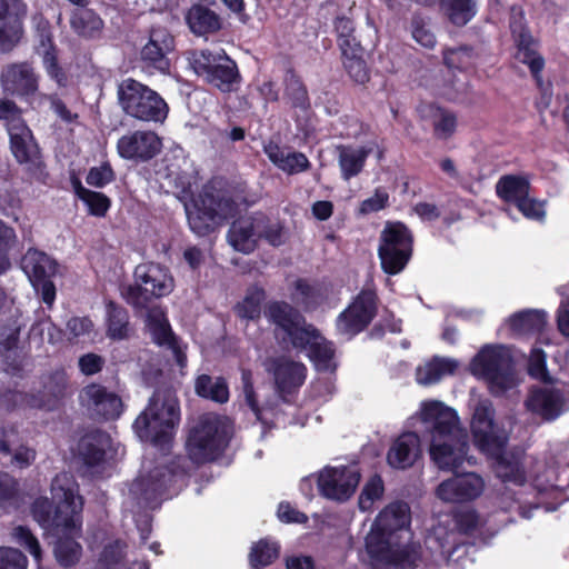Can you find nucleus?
Returning <instances> with one entry per match:
<instances>
[{
  "mask_svg": "<svg viewBox=\"0 0 569 569\" xmlns=\"http://www.w3.org/2000/svg\"><path fill=\"white\" fill-rule=\"evenodd\" d=\"M493 408L488 399H480L473 409L471 431L475 445L488 456L496 457L495 472L505 483L500 505L508 511H517L523 519H530L533 510L540 508L539 493L551 479L535 476L533 485H527L523 462L515 453L502 452L507 435L493 422Z\"/></svg>",
  "mask_w": 569,
  "mask_h": 569,
  "instance_id": "f257e3e1",
  "label": "nucleus"
},
{
  "mask_svg": "<svg viewBox=\"0 0 569 569\" xmlns=\"http://www.w3.org/2000/svg\"><path fill=\"white\" fill-rule=\"evenodd\" d=\"M410 522V507L403 501L391 502L379 512L366 537V548L375 569L415 567L417 555L406 545Z\"/></svg>",
  "mask_w": 569,
  "mask_h": 569,
  "instance_id": "f03ea898",
  "label": "nucleus"
},
{
  "mask_svg": "<svg viewBox=\"0 0 569 569\" xmlns=\"http://www.w3.org/2000/svg\"><path fill=\"white\" fill-rule=\"evenodd\" d=\"M183 461L178 458L168 466V459L163 457L157 461L144 460L138 477L128 488L127 505L153 509L163 499L176 495L184 483Z\"/></svg>",
  "mask_w": 569,
  "mask_h": 569,
  "instance_id": "7ed1b4c3",
  "label": "nucleus"
},
{
  "mask_svg": "<svg viewBox=\"0 0 569 569\" xmlns=\"http://www.w3.org/2000/svg\"><path fill=\"white\" fill-rule=\"evenodd\" d=\"M180 420L178 399L171 389H157L148 407L133 422V430L142 441L164 449L171 441Z\"/></svg>",
  "mask_w": 569,
  "mask_h": 569,
  "instance_id": "20e7f679",
  "label": "nucleus"
},
{
  "mask_svg": "<svg viewBox=\"0 0 569 569\" xmlns=\"http://www.w3.org/2000/svg\"><path fill=\"white\" fill-rule=\"evenodd\" d=\"M188 223L193 233L206 236L237 212V204L221 180H211L192 207H186Z\"/></svg>",
  "mask_w": 569,
  "mask_h": 569,
  "instance_id": "39448f33",
  "label": "nucleus"
},
{
  "mask_svg": "<svg viewBox=\"0 0 569 569\" xmlns=\"http://www.w3.org/2000/svg\"><path fill=\"white\" fill-rule=\"evenodd\" d=\"M232 432V423L227 417L203 415L187 441L190 459L196 463L216 459L228 445Z\"/></svg>",
  "mask_w": 569,
  "mask_h": 569,
  "instance_id": "423d86ee",
  "label": "nucleus"
},
{
  "mask_svg": "<svg viewBox=\"0 0 569 569\" xmlns=\"http://www.w3.org/2000/svg\"><path fill=\"white\" fill-rule=\"evenodd\" d=\"M0 121L6 122L10 150L16 160L26 164L28 170L40 169L42 161L39 146L13 101L0 100Z\"/></svg>",
  "mask_w": 569,
  "mask_h": 569,
  "instance_id": "0eeeda50",
  "label": "nucleus"
},
{
  "mask_svg": "<svg viewBox=\"0 0 569 569\" xmlns=\"http://www.w3.org/2000/svg\"><path fill=\"white\" fill-rule=\"evenodd\" d=\"M118 99L126 114L140 121L163 122L168 116V104L160 94L134 79L119 84Z\"/></svg>",
  "mask_w": 569,
  "mask_h": 569,
  "instance_id": "6e6552de",
  "label": "nucleus"
},
{
  "mask_svg": "<svg viewBox=\"0 0 569 569\" xmlns=\"http://www.w3.org/2000/svg\"><path fill=\"white\" fill-rule=\"evenodd\" d=\"M470 371L483 378L495 395H500L516 385L512 358L503 346H485L472 359Z\"/></svg>",
  "mask_w": 569,
  "mask_h": 569,
  "instance_id": "1a4fd4ad",
  "label": "nucleus"
},
{
  "mask_svg": "<svg viewBox=\"0 0 569 569\" xmlns=\"http://www.w3.org/2000/svg\"><path fill=\"white\" fill-rule=\"evenodd\" d=\"M67 386L66 371L57 369L41 377L36 393L28 396L16 390L0 392V407L6 409L18 407L52 409L58 400L64 396Z\"/></svg>",
  "mask_w": 569,
  "mask_h": 569,
  "instance_id": "9d476101",
  "label": "nucleus"
},
{
  "mask_svg": "<svg viewBox=\"0 0 569 569\" xmlns=\"http://www.w3.org/2000/svg\"><path fill=\"white\" fill-rule=\"evenodd\" d=\"M482 525L475 509L457 510L452 518L439 519L427 537L430 549H437L442 556H450L459 543L458 535H472Z\"/></svg>",
  "mask_w": 569,
  "mask_h": 569,
  "instance_id": "9b49d317",
  "label": "nucleus"
},
{
  "mask_svg": "<svg viewBox=\"0 0 569 569\" xmlns=\"http://www.w3.org/2000/svg\"><path fill=\"white\" fill-rule=\"evenodd\" d=\"M134 278L136 286H128L122 291L127 302L134 307H144L149 297L168 296L174 287L168 269L157 263L139 264Z\"/></svg>",
  "mask_w": 569,
  "mask_h": 569,
  "instance_id": "f8f14e48",
  "label": "nucleus"
},
{
  "mask_svg": "<svg viewBox=\"0 0 569 569\" xmlns=\"http://www.w3.org/2000/svg\"><path fill=\"white\" fill-rule=\"evenodd\" d=\"M412 254V234L401 222H388L380 236L378 256L388 274L400 273Z\"/></svg>",
  "mask_w": 569,
  "mask_h": 569,
  "instance_id": "ddd939ff",
  "label": "nucleus"
},
{
  "mask_svg": "<svg viewBox=\"0 0 569 569\" xmlns=\"http://www.w3.org/2000/svg\"><path fill=\"white\" fill-rule=\"evenodd\" d=\"M190 64L194 72L223 92L233 89L239 78L237 64L223 50H201L191 54Z\"/></svg>",
  "mask_w": 569,
  "mask_h": 569,
  "instance_id": "4468645a",
  "label": "nucleus"
},
{
  "mask_svg": "<svg viewBox=\"0 0 569 569\" xmlns=\"http://www.w3.org/2000/svg\"><path fill=\"white\" fill-rule=\"evenodd\" d=\"M21 268L32 287L40 292L42 301L51 307L56 299V287L51 278L57 272V263L47 253L29 249L21 259Z\"/></svg>",
  "mask_w": 569,
  "mask_h": 569,
  "instance_id": "2eb2a0df",
  "label": "nucleus"
},
{
  "mask_svg": "<svg viewBox=\"0 0 569 569\" xmlns=\"http://www.w3.org/2000/svg\"><path fill=\"white\" fill-rule=\"evenodd\" d=\"M360 481L356 466H327L319 471L317 485L322 497L337 502L349 500Z\"/></svg>",
  "mask_w": 569,
  "mask_h": 569,
  "instance_id": "dca6fc26",
  "label": "nucleus"
},
{
  "mask_svg": "<svg viewBox=\"0 0 569 569\" xmlns=\"http://www.w3.org/2000/svg\"><path fill=\"white\" fill-rule=\"evenodd\" d=\"M377 313V296L370 288L362 289L337 318L338 332L350 339L361 332Z\"/></svg>",
  "mask_w": 569,
  "mask_h": 569,
  "instance_id": "f3484780",
  "label": "nucleus"
},
{
  "mask_svg": "<svg viewBox=\"0 0 569 569\" xmlns=\"http://www.w3.org/2000/svg\"><path fill=\"white\" fill-rule=\"evenodd\" d=\"M264 315L276 326V335L281 337L282 340L289 341L293 348L302 346L305 332H309L313 327L308 325L300 312L287 302H270L264 310Z\"/></svg>",
  "mask_w": 569,
  "mask_h": 569,
  "instance_id": "a211bd4d",
  "label": "nucleus"
},
{
  "mask_svg": "<svg viewBox=\"0 0 569 569\" xmlns=\"http://www.w3.org/2000/svg\"><path fill=\"white\" fill-rule=\"evenodd\" d=\"M486 488L485 479L476 472H462L442 480L436 497L446 503H467L477 500Z\"/></svg>",
  "mask_w": 569,
  "mask_h": 569,
  "instance_id": "6ab92c4d",
  "label": "nucleus"
},
{
  "mask_svg": "<svg viewBox=\"0 0 569 569\" xmlns=\"http://www.w3.org/2000/svg\"><path fill=\"white\" fill-rule=\"evenodd\" d=\"M469 445L466 431L441 439L430 441V456L432 461L441 470L456 471L465 462L473 465L475 460L468 455Z\"/></svg>",
  "mask_w": 569,
  "mask_h": 569,
  "instance_id": "aec40b11",
  "label": "nucleus"
},
{
  "mask_svg": "<svg viewBox=\"0 0 569 569\" xmlns=\"http://www.w3.org/2000/svg\"><path fill=\"white\" fill-rule=\"evenodd\" d=\"M420 416L426 431L430 435V441L436 440L437 436H440L441 439H448L450 436L465 431L460 427L457 412L441 401L422 402Z\"/></svg>",
  "mask_w": 569,
  "mask_h": 569,
  "instance_id": "412c9836",
  "label": "nucleus"
},
{
  "mask_svg": "<svg viewBox=\"0 0 569 569\" xmlns=\"http://www.w3.org/2000/svg\"><path fill=\"white\" fill-rule=\"evenodd\" d=\"M510 30L517 47L516 59L529 67L532 76L539 80L545 61L536 51V43L526 28L525 14L520 7H512L510 11Z\"/></svg>",
  "mask_w": 569,
  "mask_h": 569,
  "instance_id": "4be33fe9",
  "label": "nucleus"
},
{
  "mask_svg": "<svg viewBox=\"0 0 569 569\" xmlns=\"http://www.w3.org/2000/svg\"><path fill=\"white\" fill-rule=\"evenodd\" d=\"M525 406L531 415L551 422L569 410V399L561 389L545 386L532 389Z\"/></svg>",
  "mask_w": 569,
  "mask_h": 569,
  "instance_id": "5701e85b",
  "label": "nucleus"
},
{
  "mask_svg": "<svg viewBox=\"0 0 569 569\" xmlns=\"http://www.w3.org/2000/svg\"><path fill=\"white\" fill-rule=\"evenodd\" d=\"M79 399L81 406L94 418L114 420L123 411L120 396L101 385L91 383L84 387Z\"/></svg>",
  "mask_w": 569,
  "mask_h": 569,
  "instance_id": "b1692460",
  "label": "nucleus"
},
{
  "mask_svg": "<svg viewBox=\"0 0 569 569\" xmlns=\"http://www.w3.org/2000/svg\"><path fill=\"white\" fill-rule=\"evenodd\" d=\"M27 4L22 0H0V53L12 51L23 37Z\"/></svg>",
  "mask_w": 569,
  "mask_h": 569,
  "instance_id": "393cba45",
  "label": "nucleus"
},
{
  "mask_svg": "<svg viewBox=\"0 0 569 569\" xmlns=\"http://www.w3.org/2000/svg\"><path fill=\"white\" fill-rule=\"evenodd\" d=\"M0 86L7 94L28 99L38 91L39 77L31 63L12 62L2 67Z\"/></svg>",
  "mask_w": 569,
  "mask_h": 569,
  "instance_id": "a878e982",
  "label": "nucleus"
},
{
  "mask_svg": "<svg viewBox=\"0 0 569 569\" xmlns=\"http://www.w3.org/2000/svg\"><path fill=\"white\" fill-rule=\"evenodd\" d=\"M161 148L160 138L150 130L128 132L119 138L117 142V151L121 158L141 162L156 157Z\"/></svg>",
  "mask_w": 569,
  "mask_h": 569,
  "instance_id": "bb28decb",
  "label": "nucleus"
},
{
  "mask_svg": "<svg viewBox=\"0 0 569 569\" xmlns=\"http://www.w3.org/2000/svg\"><path fill=\"white\" fill-rule=\"evenodd\" d=\"M52 501L59 506V512H67L82 521L83 499L79 495V486L69 472L58 473L50 487ZM62 517L58 516V519Z\"/></svg>",
  "mask_w": 569,
  "mask_h": 569,
  "instance_id": "cd10ccee",
  "label": "nucleus"
},
{
  "mask_svg": "<svg viewBox=\"0 0 569 569\" xmlns=\"http://www.w3.org/2000/svg\"><path fill=\"white\" fill-rule=\"evenodd\" d=\"M173 49V38L166 29H152L149 41L141 49V60L160 72L169 70L167 54Z\"/></svg>",
  "mask_w": 569,
  "mask_h": 569,
  "instance_id": "c85d7f7f",
  "label": "nucleus"
},
{
  "mask_svg": "<svg viewBox=\"0 0 569 569\" xmlns=\"http://www.w3.org/2000/svg\"><path fill=\"white\" fill-rule=\"evenodd\" d=\"M295 348L307 352L318 371L329 372L336 369L335 349L331 342L327 341L315 327L309 332H305L302 346Z\"/></svg>",
  "mask_w": 569,
  "mask_h": 569,
  "instance_id": "c756f323",
  "label": "nucleus"
},
{
  "mask_svg": "<svg viewBox=\"0 0 569 569\" xmlns=\"http://www.w3.org/2000/svg\"><path fill=\"white\" fill-rule=\"evenodd\" d=\"M59 511L58 505H56L54 511L52 510V502L48 498H38L32 505L33 518L43 529L59 531L60 528H63L70 533L77 532L82 526V521L67 512H61L63 517L58 519Z\"/></svg>",
  "mask_w": 569,
  "mask_h": 569,
  "instance_id": "7c9ffc66",
  "label": "nucleus"
},
{
  "mask_svg": "<svg viewBox=\"0 0 569 569\" xmlns=\"http://www.w3.org/2000/svg\"><path fill=\"white\" fill-rule=\"evenodd\" d=\"M263 226V217H244L234 221L227 234L229 244L237 251L250 253L254 250L261 227Z\"/></svg>",
  "mask_w": 569,
  "mask_h": 569,
  "instance_id": "2f4dec72",
  "label": "nucleus"
},
{
  "mask_svg": "<svg viewBox=\"0 0 569 569\" xmlns=\"http://www.w3.org/2000/svg\"><path fill=\"white\" fill-rule=\"evenodd\" d=\"M213 0H203L194 3L187 12L186 21L196 36L216 33L222 27V19L216 12Z\"/></svg>",
  "mask_w": 569,
  "mask_h": 569,
  "instance_id": "473e14b6",
  "label": "nucleus"
},
{
  "mask_svg": "<svg viewBox=\"0 0 569 569\" xmlns=\"http://www.w3.org/2000/svg\"><path fill=\"white\" fill-rule=\"evenodd\" d=\"M147 327L153 341L159 346H167L174 355L179 366H184L186 356L181 352L177 338L172 333L170 325L161 309L153 308L148 311Z\"/></svg>",
  "mask_w": 569,
  "mask_h": 569,
  "instance_id": "72a5a7b5",
  "label": "nucleus"
},
{
  "mask_svg": "<svg viewBox=\"0 0 569 569\" xmlns=\"http://www.w3.org/2000/svg\"><path fill=\"white\" fill-rule=\"evenodd\" d=\"M272 370L277 388L282 395L290 393L302 386L307 372L303 363L287 358L273 360Z\"/></svg>",
  "mask_w": 569,
  "mask_h": 569,
  "instance_id": "f704fd0d",
  "label": "nucleus"
},
{
  "mask_svg": "<svg viewBox=\"0 0 569 569\" xmlns=\"http://www.w3.org/2000/svg\"><path fill=\"white\" fill-rule=\"evenodd\" d=\"M420 453V439L415 432L400 435L390 447L387 456L392 468L406 469L413 465Z\"/></svg>",
  "mask_w": 569,
  "mask_h": 569,
  "instance_id": "c9c22d12",
  "label": "nucleus"
},
{
  "mask_svg": "<svg viewBox=\"0 0 569 569\" xmlns=\"http://www.w3.org/2000/svg\"><path fill=\"white\" fill-rule=\"evenodd\" d=\"M336 151L341 178L349 181L362 171L368 156L372 152V147L340 144L336 147Z\"/></svg>",
  "mask_w": 569,
  "mask_h": 569,
  "instance_id": "e433bc0d",
  "label": "nucleus"
},
{
  "mask_svg": "<svg viewBox=\"0 0 569 569\" xmlns=\"http://www.w3.org/2000/svg\"><path fill=\"white\" fill-rule=\"evenodd\" d=\"M33 21L38 32L40 47L43 52V67L48 76L53 79L59 87H63L66 86L67 78L62 69L58 66L53 53L49 23L42 17H34Z\"/></svg>",
  "mask_w": 569,
  "mask_h": 569,
  "instance_id": "4c0bfd02",
  "label": "nucleus"
},
{
  "mask_svg": "<svg viewBox=\"0 0 569 569\" xmlns=\"http://www.w3.org/2000/svg\"><path fill=\"white\" fill-rule=\"evenodd\" d=\"M17 433V429L13 426L0 427V453L11 455V465L24 469L34 462L37 452L33 448L24 445L11 450V446L16 442Z\"/></svg>",
  "mask_w": 569,
  "mask_h": 569,
  "instance_id": "58836bf2",
  "label": "nucleus"
},
{
  "mask_svg": "<svg viewBox=\"0 0 569 569\" xmlns=\"http://www.w3.org/2000/svg\"><path fill=\"white\" fill-rule=\"evenodd\" d=\"M110 448L111 438L100 430L83 436L79 441V453L88 466L101 463Z\"/></svg>",
  "mask_w": 569,
  "mask_h": 569,
  "instance_id": "ea45409f",
  "label": "nucleus"
},
{
  "mask_svg": "<svg viewBox=\"0 0 569 569\" xmlns=\"http://www.w3.org/2000/svg\"><path fill=\"white\" fill-rule=\"evenodd\" d=\"M458 365V361L452 358L436 356L417 368L416 380L422 386L437 383L443 377L452 375Z\"/></svg>",
  "mask_w": 569,
  "mask_h": 569,
  "instance_id": "a19ab883",
  "label": "nucleus"
},
{
  "mask_svg": "<svg viewBox=\"0 0 569 569\" xmlns=\"http://www.w3.org/2000/svg\"><path fill=\"white\" fill-rule=\"evenodd\" d=\"M264 151L269 160L288 174L306 171L310 166L308 158L302 152L284 151L272 143L266 146Z\"/></svg>",
  "mask_w": 569,
  "mask_h": 569,
  "instance_id": "79ce46f5",
  "label": "nucleus"
},
{
  "mask_svg": "<svg viewBox=\"0 0 569 569\" xmlns=\"http://www.w3.org/2000/svg\"><path fill=\"white\" fill-rule=\"evenodd\" d=\"M81 527L77 532L70 533L63 528H60L56 533L59 536L58 541L54 546V556L57 561L63 567H71L76 565L80 558L82 548L76 541V538L80 536Z\"/></svg>",
  "mask_w": 569,
  "mask_h": 569,
  "instance_id": "37998d69",
  "label": "nucleus"
},
{
  "mask_svg": "<svg viewBox=\"0 0 569 569\" xmlns=\"http://www.w3.org/2000/svg\"><path fill=\"white\" fill-rule=\"evenodd\" d=\"M419 111L421 117L430 119L435 134L438 138L447 139L455 132L457 118L451 111L435 104L421 106Z\"/></svg>",
  "mask_w": 569,
  "mask_h": 569,
  "instance_id": "c03bdc74",
  "label": "nucleus"
},
{
  "mask_svg": "<svg viewBox=\"0 0 569 569\" xmlns=\"http://www.w3.org/2000/svg\"><path fill=\"white\" fill-rule=\"evenodd\" d=\"M529 181L521 176H502L496 183V192L506 202L517 204L529 194Z\"/></svg>",
  "mask_w": 569,
  "mask_h": 569,
  "instance_id": "a18cd8bd",
  "label": "nucleus"
},
{
  "mask_svg": "<svg viewBox=\"0 0 569 569\" xmlns=\"http://www.w3.org/2000/svg\"><path fill=\"white\" fill-rule=\"evenodd\" d=\"M546 323V313L540 310L521 311L509 318L510 329L519 336L540 332Z\"/></svg>",
  "mask_w": 569,
  "mask_h": 569,
  "instance_id": "49530a36",
  "label": "nucleus"
},
{
  "mask_svg": "<svg viewBox=\"0 0 569 569\" xmlns=\"http://www.w3.org/2000/svg\"><path fill=\"white\" fill-rule=\"evenodd\" d=\"M71 186L76 196L87 206L92 216L103 217L110 208V199L97 191L84 188L78 178L71 179Z\"/></svg>",
  "mask_w": 569,
  "mask_h": 569,
  "instance_id": "de8ad7c7",
  "label": "nucleus"
},
{
  "mask_svg": "<svg viewBox=\"0 0 569 569\" xmlns=\"http://www.w3.org/2000/svg\"><path fill=\"white\" fill-rule=\"evenodd\" d=\"M196 392L202 398L224 403L229 399V389L222 378H212L208 375H201L196 380Z\"/></svg>",
  "mask_w": 569,
  "mask_h": 569,
  "instance_id": "09e8293b",
  "label": "nucleus"
},
{
  "mask_svg": "<svg viewBox=\"0 0 569 569\" xmlns=\"http://www.w3.org/2000/svg\"><path fill=\"white\" fill-rule=\"evenodd\" d=\"M441 9L456 26L467 24L476 14V3L472 0H440Z\"/></svg>",
  "mask_w": 569,
  "mask_h": 569,
  "instance_id": "8fccbe9b",
  "label": "nucleus"
},
{
  "mask_svg": "<svg viewBox=\"0 0 569 569\" xmlns=\"http://www.w3.org/2000/svg\"><path fill=\"white\" fill-rule=\"evenodd\" d=\"M108 330L111 339L121 340L128 337L129 316L128 312L113 302L107 305Z\"/></svg>",
  "mask_w": 569,
  "mask_h": 569,
  "instance_id": "3c124183",
  "label": "nucleus"
},
{
  "mask_svg": "<svg viewBox=\"0 0 569 569\" xmlns=\"http://www.w3.org/2000/svg\"><path fill=\"white\" fill-rule=\"evenodd\" d=\"M72 29L84 37H92L102 28V20L92 10L78 8L71 16Z\"/></svg>",
  "mask_w": 569,
  "mask_h": 569,
  "instance_id": "603ef678",
  "label": "nucleus"
},
{
  "mask_svg": "<svg viewBox=\"0 0 569 569\" xmlns=\"http://www.w3.org/2000/svg\"><path fill=\"white\" fill-rule=\"evenodd\" d=\"M279 545L269 539H261L252 546L250 552V563L252 568L258 569L272 563L279 556Z\"/></svg>",
  "mask_w": 569,
  "mask_h": 569,
  "instance_id": "864d4df0",
  "label": "nucleus"
},
{
  "mask_svg": "<svg viewBox=\"0 0 569 569\" xmlns=\"http://www.w3.org/2000/svg\"><path fill=\"white\" fill-rule=\"evenodd\" d=\"M264 296V291L260 288L249 289L243 300L236 306L237 315L247 320L259 318Z\"/></svg>",
  "mask_w": 569,
  "mask_h": 569,
  "instance_id": "5fc2aeb1",
  "label": "nucleus"
},
{
  "mask_svg": "<svg viewBox=\"0 0 569 569\" xmlns=\"http://www.w3.org/2000/svg\"><path fill=\"white\" fill-rule=\"evenodd\" d=\"M335 29L338 36V44L342 54H348L350 50L361 48L355 37L353 21L347 17H338L335 21Z\"/></svg>",
  "mask_w": 569,
  "mask_h": 569,
  "instance_id": "6e6d98bb",
  "label": "nucleus"
},
{
  "mask_svg": "<svg viewBox=\"0 0 569 569\" xmlns=\"http://www.w3.org/2000/svg\"><path fill=\"white\" fill-rule=\"evenodd\" d=\"M385 492L383 481L380 476H372L363 486L359 496V508L362 511H370L376 501L380 500Z\"/></svg>",
  "mask_w": 569,
  "mask_h": 569,
  "instance_id": "4d7b16f0",
  "label": "nucleus"
},
{
  "mask_svg": "<svg viewBox=\"0 0 569 569\" xmlns=\"http://www.w3.org/2000/svg\"><path fill=\"white\" fill-rule=\"evenodd\" d=\"M343 66L348 74L358 83H365L369 79L366 63L362 59V49L350 50L348 54H342Z\"/></svg>",
  "mask_w": 569,
  "mask_h": 569,
  "instance_id": "13d9d810",
  "label": "nucleus"
},
{
  "mask_svg": "<svg viewBox=\"0 0 569 569\" xmlns=\"http://www.w3.org/2000/svg\"><path fill=\"white\" fill-rule=\"evenodd\" d=\"M12 538L14 541L27 549L33 557L36 562H40L42 559V550L36 536L30 531L29 528L18 526L12 530Z\"/></svg>",
  "mask_w": 569,
  "mask_h": 569,
  "instance_id": "bf43d9fd",
  "label": "nucleus"
},
{
  "mask_svg": "<svg viewBox=\"0 0 569 569\" xmlns=\"http://www.w3.org/2000/svg\"><path fill=\"white\" fill-rule=\"evenodd\" d=\"M292 300L296 303L303 306L306 309H311L319 303L320 295L313 286L299 279L295 282Z\"/></svg>",
  "mask_w": 569,
  "mask_h": 569,
  "instance_id": "052dcab7",
  "label": "nucleus"
},
{
  "mask_svg": "<svg viewBox=\"0 0 569 569\" xmlns=\"http://www.w3.org/2000/svg\"><path fill=\"white\" fill-rule=\"evenodd\" d=\"M412 38L425 48H433L436 36L429 27V22L420 16H415L411 21Z\"/></svg>",
  "mask_w": 569,
  "mask_h": 569,
  "instance_id": "680f3d73",
  "label": "nucleus"
},
{
  "mask_svg": "<svg viewBox=\"0 0 569 569\" xmlns=\"http://www.w3.org/2000/svg\"><path fill=\"white\" fill-rule=\"evenodd\" d=\"M287 96L291 100L293 107L307 109L309 107V98L303 83L295 74L287 78Z\"/></svg>",
  "mask_w": 569,
  "mask_h": 569,
  "instance_id": "e2e57ef3",
  "label": "nucleus"
},
{
  "mask_svg": "<svg viewBox=\"0 0 569 569\" xmlns=\"http://www.w3.org/2000/svg\"><path fill=\"white\" fill-rule=\"evenodd\" d=\"M18 482L9 473H0V507L7 509L17 503Z\"/></svg>",
  "mask_w": 569,
  "mask_h": 569,
  "instance_id": "0e129e2a",
  "label": "nucleus"
},
{
  "mask_svg": "<svg viewBox=\"0 0 569 569\" xmlns=\"http://www.w3.org/2000/svg\"><path fill=\"white\" fill-rule=\"evenodd\" d=\"M27 557L16 548L0 547V569H27Z\"/></svg>",
  "mask_w": 569,
  "mask_h": 569,
  "instance_id": "69168bd1",
  "label": "nucleus"
},
{
  "mask_svg": "<svg viewBox=\"0 0 569 569\" xmlns=\"http://www.w3.org/2000/svg\"><path fill=\"white\" fill-rule=\"evenodd\" d=\"M23 325L13 320L12 322L0 327V352L11 351L17 347L20 329Z\"/></svg>",
  "mask_w": 569,
  "mask_h": 569,
  "instance_id": "338daca9",
  "label": "nucleus"
},
{
  "mask_svg": "<svg viewBox=\"0 0 569 569\" xmlns=\"http://www.w3.org/2000/svg\"><path fill=\"white\" fill-rule=\"evenodd\" d=\"M518 210L530 220L543 221L546 217L545 203L530 198L529 194L516 204Z\"/></svg>",
  "mask_w": 569,
  "mask_h": 569,
  "instance_id": "774afa93",
  "label": "nucleus"
}]
</instances>
